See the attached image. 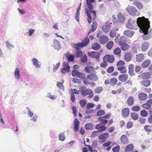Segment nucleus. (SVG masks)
Returning <instances> with one entry per match:
<instances>
[{
  "mask_svg": "<svg viewBox=\"0 0 152 152\" xmlns=\"http://www.w3.org/2000/svg\"><path fill=\"white\" fill-rule=\"evenodd\" d=\"M138 20H140L139 22V25L140 26V32L143 33V35L142 38L144 40H147L150 39L151 37L152 34L150 31H148V29L150 27V22L148 18H145L144 17H140Z\"/></svg>",
  "mask_w": 152,
  "mask_h": 152,
  "instance_id": "f257e3e1",
  "label": "nucleus"
},
{
  "mask_svg": "<svg viewBox=\"0 0 152 152\" xmlns=\"http://www.w3.org/2000/svg\"><path fill=\"white\" fill-rule=\"evenodd\" d=\"M86 4L88 8H86L85 9V12L88 17L87 20L89 23L92 22V19L90 14H93V19L94 20L96 17V12L93 10L92 5L89 0H86Z\"/></svg>",
  "mask_w": 152,
  "mask_h": 152,
  "instance_id": "f03ea898",
  "label": "nucleus"
},
{
  "mask_svg": "<svg viewBox=\"0 0 152 152\" xmlns=\"http://www.w3.org/2000/svg\"><path fill=\"white\" fill-rule=\"evenodd\" d=\"M140 17H138L137 19V22L135 20H133L131 19H129L127 22V23L126 24V27L129 28L133 29L134 30H137V28H139V30L140 29V26L139 25L140 23V20H138V18Z\"/></svg>",
  "mask_w": 152,
  "mask_h": 152,
  "instance_id": "7ed1b4c3",
  "label": "nucleus"
},
{
  "mask_svg": "<svg viewBox=\"0 0 152 152\" xmlns=\"http://www.w3.org/2000/svg\"><path fill=\"white\" fill-rule=\"evenodd\" d=\"M126 10L129 15L132 16H138L140 14V12H138L137 9L132 6H129L126 8Z\"/></svg>",
  "mask_w": 152,
  "mask_h": 152,
  "instance_id": "20e7f679",
  "label": "nucleus"
},
{
  "mask_svg": "<svg viewBox=\"0 0 152 152\" xmlns=\"http://www.w3.org/2000/svg\"><path fill=\"white\" fill-rule=\"evenodd\" d=\"M89 42V39L86 38L83 42L81 43H79L77 44H74L73 45V47L75 48L77 50H79L81 48L86 46Z\"/></svg>",
  "mask_w": 152,
  "mask_h": 152,
  "instance_id": "39448f33",
  "label": "nucleus"
},
{
  "mask_svg": "<svg viewBox=\"0 0 152 152\" xmlns=\"http://www.w3.org/2000/svg\"><path fill=\"white\" fill-rule=\"evenodd\" d=\"M80 90L83 96H86L93 93L92 90L86 89V87L85 86H81L80 88Z\"/></svg>",
  "mask_w": 152,
  "mask_h": 152,
  "instance_id": "423d86ee",
  "label": "nucleus"
},
{
  "mask_svg": "<svg viewBox=\"0 0 152 152\" xmlns=\"http://www.w3.org/2000/svg\"><path fill=\"white\" fill-rule=\"evenodd\" d=\"M103 61H105L106 62L112 63L114 61L115 58L113 56L107 55L103 57Z\"/></svg>",
  "mask_w": 152,
  "mask_h": 152,
  "instance_id": "0eeeda50",
  "label": "nucleus"
},
{
  "mask_svg": "<svg viewBox=\"0 0 152 152\" xmlns=\"http://www.w3.org/2000/svg\"><path fill=\"white\" fill-rule=\"evenodd\" d=\"M89 56H91L92 57L96 59L98 61H99L100 58V54L99 53L97 52L92 51L91 53L88 52V53Z\"/></svg>",
  "mask_w": 152,
  "mask_h": 152,
  "instance_id": "6e6552de",
  "label": "nucleus"
},
{
  "mask_svg": "<svg viewBox=\"0 0 152 152\" xmlns=\"http://www.w3.org/2000/svg\"><path fill=\"white\" fill-rule=\"evenodd\" d=\"M14 76L17 80H19L20 78V69L18 67L15 68L14 71Z\"/></svg>",
  "mask_w": 152,
  "mask_h": 152,
  "instance_id": "1a4fd4ad",
  "label": "nucleus"
},
{
  "mask_svg": "<svg viewBox=\"0 0 152 152\" xmlns=\"http://www.w3.org/2000/svg\"><path fill=\"white\" fill-rule=\"evenodd\" d=\"M121 113L122 117L124 118H126L129 114V110L128 108H124L122 109Z\"/></svg>",
  "mask_w": 152,
  "mask_h": 152,
  "instance_id": "9d476101",
  "label": "nucleus"
},
{
  "mask_svg": "<svg viewBox=\"0 0 152 152\" xmlns=\"http://www.w3.org/2000/svg\"><path fill=\"white\" fill-rule=\"evenodd\" d=\"M117 17L119 22L121 23H123L125 20V16L123 15L121 12H119L118 14Z\"/></svg>",
  "mask_w": 152,
  "mask_h": 152,
  "instance_id": "9b49d317",
  "label": "nucleus"
},
{
  "mask_svg": "<svg viewBox=\"0 0 152 152\" xmlns=\"http://www.w3.org/2000/svg\"><path fill=\"white\" fill-rule=\"evenodd\" d=\"M53 47L58 50H59L61 48V46L59 42L57 40L54 39L53 40Z\"/></svg>",
  "mask_w": 152,
  "mask_h": 152,
  "instance_id": "f8f14e48",
  "label": "nucleus"
},
{
  "mask_svg": "<svg viewBox=\"0 0 152 152\" xmlns=\"http://www.w3.org/2000/svg\"><path fill=\"white\" fill-rule=\"evenodd\" d=\"M32 62L33 64L36 67L40 68L41 67V64L39 61L36 58H33L32 59Z\"/></svg>",
  "mask_w": 152,
  "mask_h": 152,
  "instance_id": "ddd939ff",
  "label": "nucleus"
},
{
  "mask_svg": "<svg viewBox=\"0 0 152 152\" xmlns=\"http://www.w3.org/2000/svg\"><path fill=\"white\" fill-rule=\"evenodd\" d=\"M121 142L124 144H127L129 142V140L127 136L125 134L122 135L120 137Z\"/></svg>",
  "mask_w": 152,
  "mask_h": 152,
  "instance_id": "4468645a",
  "label": "nucleus"
},
{
  "mask_svg": "<svg viewBox=\"0 0 152 152\" xmlns=\"http://www.w3.org/2000/svg\"><path fill=\"white\" fill-rule=\"evenodd\" d=\"M119 80L122 82H124L127 80L128 78V75L127 74H122L118 76Z\"/></svg>",
  "mask_w": 152,
  "mask_h": 152,
  "instance_id": "2eb2a0df",
  "label": "nucleus"
},
{
  "mask_svg": "<svg viewBox=\"0 0 152 152\" xmlns=\"http://www.w3.org/2000/svg\"><path fill=\"white\" fill-rule=\"evenodd\" d=\"M74 130L75 132L78 131L79 127V122L77 118H75L74 121Z\"/></svg>",
  "mask_w": 152,
  "mask_h": 152,
  "instance_id": "dca6fc26",
  "label": "nucleus"
},
{
  "mask_svg": "<svg viewBox=\"0 0 152 152\" xmlns=\"http://www.w3.org/2000/svg\"><path fill=\"white\" fill-rule=\"evenodd\" d=\"M108 40V37L104 36H101L99 39L100 42L102 44H105Z\"/></svg>",
  "mask_w": 152,
  "mask_h": 152,
  "instance_id": "f3484780",
  "label": "nucleus"
},
{
  "mask_svg": "<svg viewBox=\"0 0 152 152\" xmlns=\"http://www.w3.org/2000/svg\"><path fill=\"white\" fill-rule=\"evenodd\" d=\"M147 95L143 93H139L138 97L140 101H144L147 98Z\"/></svg>",
  "mask_w": 152,
  "mask_h": 152,
  "instance_id": "a211bd4d",
  "label": "nucleus"
},
{
  "mask_svg": "<svg viewBox=\"0 0 152 152\" xmlns=\"http://www.w3.org/2000/svg\"><path fill=\"white\" fill-rule=\"evenodd\" d=\"M149 46V44L148 42H144L142 43L141 45V50L142 51H146Z\"/></svg>",
  "mask_w": 152,
  "mask_h": 152,
  "instance_id": "6ab92c4d",
  "label": "nucleus"
},
{
  "mask_svg": "<svg viewBox=\"0 0 152 152\" xmlns=\"http://www.w3.org/2000/svg\"><path fill=\"white\" fill-rule=\"evenodd\" d=\"M136 61L138 62H140L143 60L145 56L142 54H140L137 55L136 56Z\"/></svg>",
  "mask_w": 152,
  "mask_h": 152,
  "instance_id": "aec40b11",
  "label": "nucleus"
},
{
  "mask_svg": "<svg viewBox=\"0 0 152 152\" xmlns=\"http://www.w3.org/2000/svg\"><path fill=\"white\" fill-rule=\"evenodd\" d=\"M97 26V23L96 22H93L91 26V28L90 29L88 33V35L90 33L94 31L96 29Z\"/></svg>",
  "mask_w": 152,
  "mask_h": 152,
  "instance_id": "412c9836",
  "label": "nucleus"
},
{
  "mask_svg": "<svg viewBox=\"0 0 152 152\" xmlns=\"http://www.w3.org/2000/svg\"><path fill=\"white\" fill-rule=\"evenodd\" d=\"M132 57V54L130 53H126L124 56V59L127 61H130Z\"/></svg>",
  "mask_w": 152,
  "mask_h": 152,
  "instance_id": "4be33fe9",
  "label": "nucleus"
},
{
  "mask_svg": "<svg viewBox=\"0 0 152 152\" xmlns=\"http://www.w3.org/2000/svg\"><path fill=\"white\" fill-rule=\"evenodd\" d=\"M129 73L131 76L134 75V66L132 64H130L129 66Z\"/></svg>",
  "mask_w": 152,
  "mask_h": 152,
  "instance_id": "5701e85b",
  "label": "nucleus"
},
{
  "mask_svg": "<svg viewBox=\"0 0 152 152\" xmlns=\"http://www.w3.org/2000/svg\"><path fill=\"white\" fill-rule=\"evenodd\" d=\"M110 25L107 24L102 27L103 31L105 33L108 32L110 29Z\"/></svg>",
  "mask_w": 152,
  "mask_h": 152,
  "instance_id": "b1692460",
  "label": "nucleus"
},
{
  "mask_svg": "<svg viewBox=\"0 0 152 152\" xmlns=\"http://www.w3.org/2000/svg\"><path fill=\"white\" fill-rule=\"evenodd\" d=\"M134 99L132 96H130L127 99V103L129 106H132L133 104Z\"/></svg>",
  "mask_w": 152,
  "mask_h": 152,
  "instance_id": "393cba45",
  "label": "nucleus"
},
{
  "mask_svg": "<svg viewBox=\"0 0 152 152\" xmlns=\"http://www.w3.org/2000/svg\"><path fill=\"white\" fill-rule=\"evenodd\" d=\"M85 71L88 73H90L91 72L94 71L95 69L94 67L91 66H86L85 67Z\"/></svg>",
  "mask_w": 152,
  "mask_h": 152,
  "instance_id": "a878e982",
  "label": "nucleus"
},
{
  "mask_svg": "<svg viewBox=\"0 0 152 152\" xmlns=\"http://www.w3.org/2000/svg\"><path fill=\"white\" fill-rule=\"evenodd\" d=\"M80 9L81 7H80V6H79L77 10L75 15V19L77 22H79V21L80 11Z\"/></svg>",
  "mask_w": 152,
  "mask_h": 152,
  "instance_id": "bb28decb",
  "label": "nucleus"
},
{
  "mask_svg": "<svg viewBox=\"0 0 152 152\" xmlns=\"http://www.w3.org/2000/svg\"><path fill=\"white\" fill-rule=\"evenodd\" d=\"M124 34L128 37H131L134 34V32L133 31L129 30H125L124 32Z\"/></svg>",
  "mask_w": 152,
  "mask_h": 152,
  "instance_id": "cd10ccee",
  "label": "nucleus"
},
{
  "mask_svg": "<svg viewBox=\"0 0 152 152\" xmlns=\"http://www.w3.org/2000/svg\"><path fill=\"white\" fill-rule=\"evenodd\" d=\"M134 148V146L132 144L127 145L125 148V151L126 152H129L132 151Z\"/></svg>",
  "mask_w": 152,
  "mask_h": 152,
  "instance_id": "c85d7f7f",
  "label": "nucleus"
},
{
  "mask_svg": "<svg viewBox=\"0 0 152 152\" xmlns=\"http://www.w3.org/2000/svg\"><path fill=\"white\" fill-rule=\"evenodd\" d=\"M98 120L102 124L105 125L107 123L108 121L106 120L103 117H99Z\"/></svg>",
  "mask_w": 152,
  "mask_h": 152,
  "instance_id": "c756f323",
  "label": "nucleus"
},
{
  "mask_svg": "<svg viewBox=\"0 0 152 152\" xmlns=\"http://www.w3.org/2000/svg\"><path fill=\"white\" fill-rule=\"evenodd\" d=\"M101 47L100 45L97 43L93 44L92 45V48L94 50H97L99 49Z\"/></svg>",
  "mask_w": 152,
  "mask_h": 152,
  "instance_id": "7c9ffc66",
  "label": "nucleus"
},
{
  "mask_svg": "<svg viewBox=\"0 0 152 152\" xmlns=\"http://www.w3.org/2000/svg\"><path fill=\"white\" fill-rule=\"evenodd\" d=\"M85 128L87 130H92L94 128L93 125L91 123H87L85 125Z\"/></svg>",
  "mask_w": 152,
  "mask_h": 152,
  "instance_id": "2f4dec72",
  "label": "nucleus"
},
{
  "mask_svg": "<svg viewBox=\"0 0 152 152\" xmlns=\"http://www.w3.org/2000/svg\"><path fill=\"white\" fill-rule=\"evenodd\" d=\"M117 69L121 71V73H125L127 72V70L126 67L125 66H122L117 67Z\"/></svg>",
  "mask_w": 152,
  "mask_h": 152,
  "instance_id": "473e14b6",
  "label": "nucleus"
},
{
  "mask_svg": "<svg viewBox=\"0 0 152 152\" xmlns=\"http://www.w3.org/2000/svg\"><path fill=\"white\" fill-rule=\"evenodd\" d=\"M109 134L107 133H104L101 134L99 136V139L100 140H105L108 136Z\"/></svg>",
  "mask_w": 152,
  "mask_h": 152,
  "instance_id": "72a5a7b5",
  "label": "nucleus"
},
{
  "mask_svg": "<svg viewBox=\"0 0 152 152\" xmlns=\"http://www.w3.org/2000/svg\"><path fill=\"white\" fill-rule=\"evenodd\" d=\"M151 63V61L149 60H147L144 62L142 64V66L144 68L147 67Z\"/></svg>",
  "mask_w": 152,
  "mask_h": 152,
  "instance_id": "f704fd0d",
  "label": "nucleus"
},
{
  "mask_svg": "<svg viewBox=\"0 0 152 152\" xmlns=\"http://www.w3.org/2000/svg\"><path fill=\"white\" fill-rule=\"evenodd\" d=\"M6 47L8 49L11 50L14 48V46L11 44L9 40L5 42Z\"/></svg>",
  "mask_w": 152,
  "mask_h": 152,
  "instance_id": "c9c22d12",
  "label": "nucleus"
},
{
  "mask_svg": "<svg viewBox=\"0 0 152 152\" xmlns=\"http://www.w3.org/2000/svg\"><path fill=\"white\" fill-rule=\"evenodd\" d=\"M64 132L60 133L58 135L59 140L61 141H64L66 137L64 135Z\"/></svg>",
  "mask_w": 152,
  "mask_h": 152,
  "instance_id": "e433bc0d",
  "label": "nucleus"
},
{
  "mask_svg": "<svg viewBox=\"0 0 152 152\" xmlns=\"http://www.w3.org/2000/svg\"><path fill=\"white\" fill-rule=\"evenodd\" d=\"M121 49L123 50H127L129 48V46L126 44L124 43V44H123L122 43H121Z\"/></svg>",
  "mask_w": 152,
  "mask_h": 152,
  "instance_id": "4c0bfd02",
  "label": "nucleus"
},
{
  "mask_svg": "<svg viewBox=\"0 0 152 152\" xmlns=\"http://www.w3.org/2000/svg\"><path fill=\"white\" fill-rule=\"evenodd\" d=\"M114 43L112 41L108 42L106 45L107 48L109 50H111L113 46Z\"/></svg>",
  "mask_w": 152,
  "mask_h": 152,
  "instance_id": "58836bf2",
  "label": "nucleus"
},
{
  "mask_svg": "<svg viewBox=\"0 0 152 152\" xmlns=\"http://www.w3.org/2000/svg\"><path fill=\"white\" fill-rule=\"evenodd\" d=\"M140 83H141V84L143 85L146 87L149 86L150 85L151 83L150 81L148 80H144L142 82H140Z\"/></svg>",
  "mask_w": 152,
  "mask_h": 152,
  "instance_id": "ea45409f",
  "label": "nucleus"
},
{
  "mask_svg": "<svg viewBox=\"0 0 152 152\" xmlns=\"http://www.w3.org/2000/svg\"><path fill=\"white\" fill-rule=\"evenodd\" d=\"M131 117L134 120H137L138 118V114L135 113H132L131 114Z\"/></svg>",
  "mask_w": 152,
  "mask_h": 152,
  "instance_id": "a19ab883",
  "label": "nucleus"
},
{
  "mask_svg": "<svg viewBox=\"0 0 152 152\" xmlns=\"http://www.w3.org/2000/svg\"><path fill=\"white\" fill-rule=\"evenodd\" d=\"M56 86L58 88L61 90H64V87L63 84L61 82L57 81Z\"/></svg>",
  "mask_w": 152,
  "mask_h": 152,
  "instance_id": "79ce46f5",
  "label": "nucleus"
},
{
  "mask_svg": "<svg viewBox=\"0 0 152 152\" xmlns=\"http://www.w3.org/2000/svg\"><path fill=\"white\" fill-rule=\"evenodd\" d=\"M47 94L48 95L46 96V97H48L51 99L55 100L56 99L57 97V96L56 95H51V93L50 92L48 93Z\"/></svg>",
  "mask_w": 152,
  "mask_h": 152,
  "instance_id": "37998d69",
  "label": "nucleus"
},
{
  "mask_svg": "<svg viewBox=\"0 0 152 152\" xmlns=\"http://www.w3.org/2000/svg\"><path fill=\"white\" fill-rule=\"evenodd\" d=\"M118 80L116 78H112L110 79V84L112 86L115 85L117 82Z\"/></svg>",
  "mask_w": 152,
  "mask_h": 152,
  "instance_id": "c03bdc74",
  "label": "nucleus"
},
{
  "mask_svg": "<svg viewBox=\"0 0 152 152\" xmlns=\"http://www.w3.org/2000/svg\"><path fill=\"white\" fill-rule=\"evenodd\" d=\"M76 56L77 57L79 58L82 57L83 56V52L80 50H77L75 51Z\"/></svg>",
  "mask_w": 152,
  "mask_h": 152,
  "instance_id": "a18cd8bd",
  "label": "nucleus"
},
{
  "mask_svg": "<svg viewBox=\"0 0 152 152\" xmlns=\"http://www.w3.org/2000/svg\"><path fill=\"white\" fill-rule=\"evenodd\" d=\"M142 76L143 78L147 79L150 78V74L149 73L146 72L142 74Z\"/></svg>",
  "mask_w": 152,
  "mask_h": 152,
  "instance_id": "49530a36",
  "label": "nucleus"
},
{
  "mask_svg": "<svg viewBox=\"0 0 152 152\" xmlns=\"http://www.w3.org/2000/svg\"><path fill=\"white\" fill-rule=\"evenodd\" d=\"M69 67H65L62 69L61 72L63 73H65L66 72H68L69 71Z\"/></svg>",
  "mask_w": 152,
  "mask_h": 152,
  "instance_id": "de8ad7c7",
  "label": "nucleus"
},
{
  "mask_svg": "<svg viewBox=\"0 0 152 152\" xmlns=\"http://www.w3.org/2000/svg\"><path fill=\"white\" fill-rule=\"evenodd\" d=\"M125 64L124 62L123 61H120L118 62L117 63V67H119L122 66H124V65Z\"/></svg>",
  "mask_w": 152,
  "mask_h": 152,
  "instance_id": "09e8293b",
  "label": "nucleus"
},
{
  "mask_svg": "<svg viewBox=\"0 0 152 152\" xmlns=\"http://www.w3.org/2000/svg\"><path fill=\"white\" fill-rule=\"evenodd\" d=\"M103 88L102 87H98L96 88L95 90V92L97 94H99L103 91Z\"/></svg>",
  "mask_w": 152,
  "mask_h": 152,
  "instance_id": "8fccbe9b",
  "label": "nucleus"
},
{
  "mask_svg": "<svg viewBox=\"0 0 152 152\" xmlns=\"http://www.w3.org/2000/svg\"><path fill=\"white\" fill-rule=\"evenodd\" d=\"M80 103L81 107L83 108L86 104V101L85 100H81L80 101Z\"/></svg>",
  "mask_w": 152,
  "mask_h": 152,
  "instance_id": "3c124183",
  "label": "nucleus"
},
{
  "mask_svg": "<svg viewBox=\"0 0 152 152\" xmlns=\"http://www.w3.org/2000/svg\"><path fill=\"white\" fill-rule=\"evenodd\" d=\"M105 111L103 110H100L98 111L96 115L98 116H101L104 115L105 114Z\"/></svg>",
  "mask_w": 152,
  "mask_h": 152,
  "instance_id": "603ef678",
  "label": "nucleus"
},
{
  "mask_svg": "<svg viewBox=\"0 0 152 152\" xmlns=\"http://www.w3.org/2000/svg\"><path fill=\"white\" fill-rule=\"evenodd\" d=\"M78 70H73L72 72V75L73 77L76 76L77 77L79 73Z\"/></svg>",
  "mask_w": 152,
  "mask_h": 152,
  "instance_id": "864d4df0",
  "label": "nucleus"
},
{
  "mask_svg": "<svg viewBox=\"0 0 152 152\" xmlns=\"http://www.w3.org/2000/svg\"><path fill=\"white\" fill-rule=\"evenodd\" d=\"M151 128V126L149 125L145 126L144 127V129L145 131L148 132H150L152 131L150 129Z\"/></svg>",
  "mask_w": 152,
  "mask_h": 152,
  "instance_id": "5fc2aeb1",
  "label": "nucleus"
},
{
  "mask_svg": "<svg viewBox=\"0 0 152 152\" xmlns=\"http://www.w3.org/2000/svg\"><path fill=\"white\" fill-rule=\"evenodd\" d=\"M121 52V49L118 48H116L114 51V54L117 55H119Z\"/></svg>",
  "mask_w": 152,
  "mask_h": 152,
  "instance_id": "6e6d98bb",
  "label": "nucleus"
},
{
  "mask_svg": "<svg viewBox=\"0 0 152 152\" xmlns=\"http://www.w3.org/2000/svg\"><path fill=\"white\" fill-rule=\"evenodd\" d=\"M28 109V112L27 113V115L30 118L32 117L33 115V113L31 111L28 107L26 108Z\"/></svg>",
  "mask_w": 152,
  "mask_h": 152,
  "instance_id": "4d7b16f0",
  "label": "nucleus"
},
{
  "mask_svg": "<svg viewBox=\"0 0 152 152\" xmlns=\"http://www.w3.org/2000/svg\"><path fill=\"white\" fill-rule=\"evenodd\" d=\"M99 132L98 131H95L93 132L91 135L92 137H94L98 135Z\"/></svg>",
  "mask_w": 152,
  "mask_h": 152,
  "instance_id": "13d9d810",
  "label": "nucleus"
},
{
  "mask_svg": "<svg viewBox=\"0 0 152 152\" xmlns=\"http://www.w3.org/2000/svg\"><path fill=\"white\" fill-rule=\"evenodd\" d=\"M116 34L115 31L114 30H112L110 33V36L112 38H114L116 35Z\"/></svg>",
  "mask_w": 152,
  "mask_h": 152,
  "instance_id": "bf43d9fd",
  "label": "nucleus"
},
{
  "mask_svg": "<svg viewBox=\"0 0 152 152\" xmlns=\"http://www.w3.org/2000/svg\"><path fill=\"white\" fill-rule=\"evenodd\" d=\"M87 58L86 55H85L81 57V60L82 62L83 63H86L87 61Z\"/></svg>",
  "mask_w": 152,
  "mask_h": 152,
  "instance_id": "052dcab7",
  "label": "nucleus"
},
{
  "mask_svg": "<svg viewBox=\"0 0 152 152\" xmlns=\"http://www.w3.org/2000/svg\"><path fill=\"white\" fill-rule=\"evenodd\" d=\"M34 29H29L27 34H28L29 36H31L34 33Z\"/></svg>",
  "mask_w": 152,
  "mask_h": 152,
  "instance_id": "680f3d73",
  "label": "nucleus"
},
{
  "mask_svg": "<svg viewBox=\"0 0 152 152\" xmlns=\"http://www.w3.org/2000/svg\"><path fill=\"white\" fill-rule=\"evenodd\" d=\"M60 64V63H57L56 65H55L53 68V72H55L57 69H58V67H59Z\"/></svg>",
  "mask_w": 152,
  "mask_h": 152,
  "instance_id": "e2e57ef3",
  "label": "nucleus"
},
{
  "mask_svg": "<svg viewBox=\"0 0 152 152\" xmlns=\"http://www.w3.org/2000/svg\"><path fill=\"white\" fill-rule=\"evenodd\" d=\"M120 146L118 145L112 149L113 152H119L120 150Z\"/></svg>",
  "mask_w": 152,
  "mask_h": 152,
  "instance_id": "0e129e2a",
  "label": "nucleus"
},
{
  "mask_svg": "<svg viewBox=\"0 0 152 152\" xmlns=\"http://www.w3.org/2000/svg\"><path fill=\"white\" fill-rule=\"evenodd\" d=\"M141 115L143 117H146L148 115V113L145 110H143L141 111Z\"/></svg>",
  "mask_w": 152,
  "mask_h": 152,
  "instance_id": "69168bd1",
  "label": "nucleus"
},
{
  "mask_svg": "<svg viewBox=\"0 0 152 152\" xmlns=\"http://www.w3.org/2000/svg\"><path fill=\"white\" fill-rule=\"evenodd\" d=\"M114 70L113 66H110L107 69V71L108 73H112Z\"/></svg>",
  "mask_w": 152,
  "mask_h": 152,
  "instance_id": "338daca9",
  "label": "nucleus"
},
{
  "mask_svg": "<svg viewBox=\"0 0 152 152\" xmlns=\"http://www.w3.org/2000/svg\"><path fill=\"white\" fill-rule=\"evenodd\" d=\"M142 107L146 109H149L151 106H150V104H148V103L143 104L142 105Z\"/></svg>",
  "mask_w": 152,
  "mask_h": 152,
  "instance_id": "774afa93",
  "label": "nucleus"
}]
</instances>
